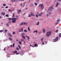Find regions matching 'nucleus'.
<instances>
[{"instance_id": "f257e3e1", "label": "nucleus", "mask_w": 61, "mask_h": 61, "mask_svg": "<svg viewBox=\"0 0 61 61\" xmlns=\"http://www.w3.org/2000/svg\"><path fill=\"white\" fill-rule=\"evenodd\" d=\"M8 19L10 21V20H13L11 22H12L13 23H16V18H8Z\"/></svg>"}, {"instance_id": "f03ea898", "label": "nucleus", "mask_w": 61, "mask_h": 61, "mask_svg": "<svg viewBox=\"0 0 61 61\" xmlns=\"http://www.w3.org/2000/svg\"><path fill=\"white\" fill-rule=\"evenodd\" d=\"M44 8V5L43 4H40L39 5V8L40 9H41L43 10Z\"/></svg>"}, {"instance_id": "7ed1b4c3", "label": "nucleus", "mask_w": 61, "mask_h": 61, "mask_svg": "<svg viewBox=\"0 0 61 61\" xmlns=\"http://www.w3.org/2000/svg\"><path fill=\"white\" fill-rule=\"evenodd\" d=\"M51 31H48L47 32L46 34V36L47 37H48L51 35Z\"/></svg>"}, {"instance_id": "20e7f679", "label": "nucleus", "mask_w": 61, "mask_h": 61, "mask_svg": "<svg viewBox=\"0 0 61 61\" xmlns=\"http://www.w3.org/2000/svg\"><path fill=\"white\" fill-rule=\"evenodd\" d=\"M53 7L52 6H51L48 9V10L49 11H52V10H53Z\"/></svg>"}, {"instance_id": "39448f33", "label": "nucleus", "mask_w": 61, "mask_h": 61, "mask_svg": "<svg viewBox=\"0 0 61 61\" xmlns=\"http://www.w3.org/2000/svg\"><path fill=\"white\" fill-rule=\"evenodd\" d=\"M58 37H56L55 39L54 40V42H57L58 41Z\"/></svg>"}, {"instance_id": "423d86ee", "label": "nucleus", "mask_w": 61, "mask_h": 61, "mask_svg": "<svg viewBox=\"0 0 61 61\" xmlns=\"http://www.w3.org/2000/svg\"><path fill=\"white\" fill-rule=\"evenodd\" d=\"M7 35L9 36H10V37H11L12 36V34H11L10 33H8L7 34Z\"/></svg>"}, {"instance_id": "0eeeda50", "label": "nucleus", "mask_w": 61, "mask_h": 61, "mask_svg": "<svg viewBox=\"0 0 61 61\" xmlns=\"http://www.w3.org/2000/svg\"><path fill=\"white\" fill-rule=\"evenodd\" d=\"M47 13H48L49 15H51V14H52V12L51 11H49L48 10H47Z\"/></svg>"}, {"instance_id": "6e6552de", "label": "nucleus", "mask_w": 61, "mask_h": 61, "mask_svg": "<svg viewBox=\"0 0 61 61\" xmlns=\"http://www.w3.org/2000/svg\"><path fill=\"white\" fill-rule=\"evenodd\" d=\"M24 31L23 30V28H21L19 30V32H23Z\"/></svg>"}, {"instance_id": "1a4fd4ad", "label": "nucleus", "mask_w": 61, "mask_h": 61, "mask_svg": "<svg viewBox=\"0 0 61 61\" xmlns=\"http://www.w3.org/2000/svg\"><path fill=\"white\" fill-rule=\"evenodd\" d=\"M43 12H41L40 13V14H39L38 15L39 16H42V14H43Z\"/></svg>"}, {"instance_id": "9d476101", "label": "nucleus", "mask_w": 61, "mask_h": 61, "mask_svg": "<svg viewBox=\"0 0 61 61\" xmlns=\"http://www.w3.org/2000/svg\"><path fill=\"white\" fill-rule=\"evenodd\" d=\"M59 5V3L58 2H57L56 5V7H57Z\"/></svg>"}, {"instance_id": "9b49d317", "label": "nucleus", "mask_w": 61, "mask_h": 61, "mask_svg": "<svg viewBox=\"0 0 61 61\" xmlns=\"http://www.w3.org/2000/svg\"><path fill=\"white\" fill-rule=\"evenodd\" d=\"M24 54V52L23 51L21 52V53L20 55L21 56H23Z\"/></svg>"}, {"instance_id": "f8f14e48", "label": "nucleus", "mask_w": 61, "mask_h": 61, "mask_svg": "<svg viewBox=\"0 0 61 61\" xmlns=\"http://www.w3.org/2000/svg\"><path fill=\"white\" fill-rule=\"evenodd\" d=\"M21 35L22 36H25V33H22L21 34Z\"/></svg>"}, {"instance_id": "ddd939ff", "label": "nucleus", "mask_w": 61, "mask_h": 61, "mask_svg": "<svg viewBox=\"0 0 61 61\" xmlns=\"http://www.w3.org/2000/svg\"><path fill=\"white\" fill-rule=\"evenodd\" d=\"M5 13L4 12H2L1 13V15H5Z\"/></svg>"}, {"instance_id": "4468645a", "label": "nucleus", "mask_w": 61, "mask_h": 61, "mask_svg": "<svg viewBox=\"0 0 61 61\" xmlns=\"http://www.w3.org/2000/svg\"><path fill=\"white\" fill-rule=\"evenodd\" d=\"M6 56H7L8 57H10V55H9V54H7Z\"/></svg>"}, {"instance_id": "2eb2a0df", "label": "nucleus", "mask_w": 61, "mask_h": 61, "mask_svg": "<svg viewBox=\"0 0 61 61\" xmlns=\"http://www.w3.org/2000/svg\"><path fill=\"white\" fill-rule=\"evenodd\" d=\"M26 37L28 38H27V39L28 40H29L30 39V38L28 36H26Z\"/></svg>"}, {"instance_id": "dca6fc26", "label": "nucleus", "mask_w": 61, "mask_h": 61, "mask_svg": "<svg viewBox=\"0 0 61 61\" xmlns=\"http://www.w3.org/2000/svg\"><path fill=\"white\" fill-rule=\"evenodd\" d=\"M11 23V22L9 21V22L6 24V25H7V26H9V25H9V23Z\"/></svg>"}, {"instance_id": "f3484780", "label": "nucleus", "mask_w": 61, "mask_h": 61, "mask_svg": "<svg viewBox=\"0 0 61 61\" xmlns=\"http://www.w3.org/2000/svg\"><path fill=\"white\" fill-rule=\"evenodd\" d=\"M33 5H34V4L32 3H31L30 6H33Z\"/></svg>"}, {"instance_id": "a211bd4d", "label": "nucleus", "mask_w": 61, "mask_h": 61, "mask_svg": "<svg viewBox=\"0 0 61 61\" xmlns=\"http://www.w3.org/2000/svg\"><path fill=\"white\" fill-rule=\"evenodd\" d=\"M23 23L24 24V25H27V23L26 22H23Z\"/></svg>"}, {"instance_id": "6ab92c4d", "label": "nucleus", "mask_w": 61, "mask_h": 61, "mask_svg": "<svg viewBox=\"0 0 61 61\" xmlns=\"http://www.w3.org/2000/svg\"><path fill=\"white\" fill-rule=\"evenodd\" d=\"M34 46L35 47H36V46H38V45H37V44H35L34 45Z\"/></svg>"}, {"instance_id": "aec40b11", "label": "nucleus", "mask_w": 61, "mask_h": 61, "mask_svg": "<svg viewBox=\"0 0 61 61\" xmlns=\"http://www.w3.org/2000/svg\"><path fill=\"white\" fill-rule=\"evenodd\" d=\"M44 39V38H42L41 39V41L42 42H43V39Z\"/></svg>"}, {"instance_id": "412c9836", "label": "nucleus", "mask_w": 61, "mask_h": 61, "mask_svg": "<svg viewBox=\"0 0 61 61\" xmlns=\"http://www.w3.org/2000/svg\"><path fill=\"white\" fill-rule=\"evenodd\" d=\"M31 16H35V15L33 13L31 14Z\"/></svg>"}, {"instance_id": "4be33fe9", "label": "nucleus", "mask_w": 61, "mask_h": 61, "mask_svg": "<svg viewBox=\"0 0 61 61\" xmlns=\"http://www.w3.org/2000/svg\"><path fill=\"white\" fill-rule=\"evenodd\" d=\"M22 37L23 38V39H25V36H22Z\"/></svg>"}, {"instance_id": "5701e85b", "label": "nucleus", "mask_w": 61, "mask_h": 61, "mask_svg": "<svg viewBox=\"0 0 61 61\" xmlns=\"http://www.w3.org/2000/svg\"><path fill=\"white\" fill-rule=\"evenodd\" d=\"M43 33H45L46 32V30H45V29H43Z\"/></svg>"}, {"instance_id": "b1692460", "label": "nucleus", "mask_w": 61, "mask_h": 61, "mask_svg": "<svg viewBox=\"0 0 61 61\" xmlns=\"http://www.w3.org/2000/svg\"><path fill=\"white\" fill-rule=\"evenodd\" d=\"M20 41L22 42H23V41H24V39H20Z\"/></svg>"}, {"instance_id": "393cba45", "label": "nucleus", "mask_w": 61, "mask_h": 61, "mask_svg": "<svg viewBox=\"0 0 61 61\" xmlns=\"http://www.w3.org/2000/svg\"><path fill=\"white\" fill-rule=\"evenodd\" d=\"M13 53H17V51H13Z\"/></svg>"}, {"instance_id": "a878e982", "label": "nucleus", "mask_w": 61, "mask_h": 61, "mask_svg": "<svg viewBox=\"0 0 61 61\" xmlns=\"http://www.w3.org/2000/svg\"><path fill=\"white\" fill-rule=\"evenodd\" d=\"M20 25H24V22L21 23L20 24Z\"/></svg>"}, {"instance_id": "bb28decb", "label": "nucleus", "mask_w": 61, "mask_h": 61, "mask_svg": "<svg viewBox=\"0 0 61 61\" xmlns=\"http://www.w3.org/2000/svg\"><path fill=\"white\" fill-rule=\"evenodd\" d=\"M9 40H11V41H12V40H13L12 38H10V37H9Z\"/></svg>"}, {"instance_id": "cd10ccee", "label": "nucleus", "mask_w": 61, "mask_h": 61, "mask_svg": "<svg viewBox=\"0 0 61 61\" xmlns=\"http://www.w3.org/2000/svg\"><path fill=\"white\" fill-rule=\"evenodd\" d=\"M36 25H39V22H37V23H36Z\"/></svg>"}, {"instance_id": "c85d7f7f", "label": "nucleus", "mask_w": 61, "mask_h": 61, "mask_svg": "<svg viewBox=\"0 0 61 61\" xmlns=\"http://www.w3.org/2000/svg\"><path fill=\"white\" fill-rule=\"evenodd\" d=\"M13 16H12V17H15V14H13Z\"/></svg>"}, {"instance_id": "c756f323", "label": "nucleus", "mask_w": 61, "mask_h": 61, "mask_svg": "<svg viewBox=\"0 0 61 61\" xmlns=\"http://www.w3.org/2000/svg\"><path fill=\"white\" fill-rule=\"evenodd\" d=\"M35 5V6H37V3H35L34 4Z\"/></svg>"}, {"instance_id": "7c9ffc66", "label": "nucleus", "mask_w": 61, "mask_h": 61, "mask_svg": "<svg viewBox=\"0 0 61 61\" xmlns=\"http://www.w3.org/2000/svg\"><path fill=\"white\" fill-rule=\"evenodd\" d=\"M24 32H27V31L26 30H24Z\"/></svg>"}, {"instance_id": "2f4dec72", "label": "nucleus", "mask_w": 61, "mask_h": 61, "mask_svg": "<svg viewBox=\"0 0 61 61\" xmlns=\"http://www.w3.org/2000/svg\"><path fill=\"white\" fill-rule=\"evenodd\" d=\"M19 42L20 45H21V44H22V42L21 41H19Z\"/></svg>"}, {"instance_id": "473e14b6", "label": "nucleus", "mask_w": 61, "mask_h": 61, "mask_svg": "<svg viewBox=\"0 0 61 61\" xmlns=\"http://www.w3.org/2000/svg\"><path fill=\"white\" fill-rule=\"evenodd\" d=\"M2 32H3V30H0V32L2 33Z\"/></svg>"}, {"instance_id": "72a5a7b5", "label": "nucleus", "mask_w": 61, "mask_h": 61, "mask_svg": "<svg viewBox=\"0 0 61 61\" xmlns=\"http://www.w3.org/2000/svg\"><path fill=\"white\" fill-rule=\"evenodd\" d=\"M28 31H30V28H29V27H28Z\"/></svg>"}, {"instance_id": "f704fd0d", "label": "nucleus", "mask_w": 61, "mask_h": 61, "mask_svg": "<svg viewBox=\"0 0 61 61\" xmlns=\"http://www.w3.org/2000/svg\"><path fill=\"white\" fill-rule=\"evenodd\" d=\"M24 5L23 6L22 5H23V4H21V6H22V7H23V6H24L25 5V3H24Z\"/></svg>"}, {"instance_id": "c9c22d12", "label": "nucleus", "mask_w": 61, "mask_h": 61, "mask_svg": "<svg viewBox=\"0 0 61 61\" xmlns=\"http://www.w3.org/2000/svg\"><path fill=\"white\" fill-rule=\"evenodd\" d=\"M12 33L13 35H15V32H12Z\"/></svg>"}, {"instance_id": "e433bc0d", "label": "nucleus", "mask_w": 61, "mask_h": 61, "mask_svg": "<svg viewBox=\"0 0 61 61\" xmlns=\"http://www.w3.org/2000/svg\"><path fill=\"white\" fill-rule=\"evenodd\" d=\"M3 5L4 6H6V5L5 4H3Z\"/></svg>"}, {"instance_id": "4c0bfd02", "label": "nucleus", "mask_w": 61, "mask_h": 61, "mask_svg": "<svg viewBox=\"0 0 61 61\" xmlns=\"http://www.w3.org/2000/svg\"><path fill=\"white\" fill-rule=\"evenodd\" d=\"M28 17H31V15L30 14H29Z\"/></svg>"}, {"instance_id": "58836bf2", "label": "nucleus", "mask_w": 61, "mask_h": 61, "mask_svg": "<svg viewBox=\"0 0 61 61\" xmlns=\"http://www.w3.org/2000/svg\"><path fill=\"white\" fill-rule=\"evenodd\" d=\"M16 48L17 50H19V49L18 48Z\"/></svg>"}, {"instance_id": "ea45409f", "label": "nucleus", "mask_w": 61, "mask_h": 61, "mask_svg": "<svg viewBox=\"0 0 61 61\" xmlns=\"http://www.w3.org/2000/svg\"><path fill=\"white\" fill-rule=\"evenodd\" d=\"M5 16H6L7 17L8 16H9V15L8 14H6L5 15Z\"/></svg>"}, {"instance_id": "a19ab883", "label": "nucleus", "mask_w": 61, "mask_h": 61, "mask_svg": "<svg viewBox=\"0 0 61 61\" xmlns=\"http://www.w3.org/2000/svg\"><path fill=\"white\" fill-rule=\"evenodd\" d=\"M36 17H38V15H36Z\"/></svg>"}, {"instance_id": "79ce46f5", "label": "nucleus", "mask_w": 61, "mask_h": 61, "mask_svg": "<svg viewBox=\"0 0 61 61\" xmlns=\"http://www.w3.org/2000/svg\"><path fill=\"white\" fill-rule=\"evenodd\" d=\"M18 1H24V0H18Z\"/></svg>"}, {"instance_id": "37998d69", "label": "nucleus", "mask_w": 61, "mask_h": 61, "mask_svg": "<svg viewBox=\"0 0 61 61\" xmlns=\"http://www.w3.org/2000/svg\"><path fill=\"white\" fill-rule=\"evenodd\" d=\"M59 12H60V13H61V9H60L59 10Z\"/></svg>"}, {"instance_id": "c03bdc74", "label": "nucleus", "mask_w": 61, "mask_h": 61, "mask_svg": "<svg viewBox=\"0 0 61 61\" xmlns=\"http://www.w3.org/2000/svg\"><path fill=\"white\" fill-rule=\"evenodd\" d=\"M7 30H5V33H6V32H7Z\"/></svg>"}, {"instance_id": "a18cd8bd", "label": "nucleus", "mask_w": 61, "mask_h": 61, "mask_svg": "<svg viewBox=\"0 0 61 61\" xmlns=\"http://www.w3.org/2000/svg\"><path fill=\"white\" fill-rule=\"evenodd\" d=\"M46 15L47 16H49V14H47Z\"/></svg>"}, {"instance_id": "49530a36", "label": "nucleus", "mask_w": 61, "mask_h": 61, "mask_svg": "<svg viewBox=\"0 0 61 61\" xmlns=\"http://www.w3.org/2000/svg\"><path fill=\"white\" fill-rule=\"evenodd\" d=\"M12 1L13 2H14L15 1V0H12Z\"/></svg>"}, {"instance_id": "de8ad7c7", "label": "nucleus", "mask_w": 61, "mask_h": 61, "mask_svg": "<svg viewBox=\"0 0 61 61\" xmlns=\"http://www.w3.org/2000/svg\"><path fill=\"white\" fill-rule=\"evenodd\" d=\"M35 32H36V33H37V30H35Z\"/></svg>"}, {"instance_id": "09e8293b", "label": "nucleus", "mask_w": 61, "mask_h": 61, "mask_svg": "<svg viewBox=\"0 0 61 61\" xmlns=\"http://www.w3.org/2000/svg\"><path fill=\"white\" fill-rule=\"evenodd\" d=\"M45 44H47V42L46 41H45Z\"/></svg>"}, {"instance_id": "8fccbe9b", "label": "nucleus", "mask_w": 61, "mask_h": 61, "mask_svg": "<svg viewBox=\"0 0 61 61\" xmlns=\"http://www.w3.org/2000/svg\"><path fill=\"white\" fill-rule=\"evenodd\" d=\"M18 46L19 47V49H21V47H20L19 46Z\"/></svg>"}, {"instance_id": "3c124183", "label": "nucleus", "mask_w": 61, "mask_h": 61, "mask_svg": "<svg viewBox=\"0 0 61 61\" xmlns=\"http://www.w3.org/2000/svg\"><path fill=\"white\" fill-rule=\"evenodd\" d=\"M58 30H56V33H57V32H58Z\"/></svg>"}, {"instance_id": "603ef678", "label": "nucleus", "mask_w": 61, "mask_h": 61, "mask_svg": "<svg viewBox=\"0 0 61 61\" xmlns=\"http://www.w3.org/2000/svg\"><path fill=\"white\" fill-rule=\"evenodd\" d=\"M13 47H15V43H14L13 44Z\"/></svg>"}, {"instance_id": "864d4df0", "label": "nucleus", "mask_w": 61, "mask_h": 61, "mask_svg": "<svg viewBox=\"0 0 61 61\" xmlns=\"http://www.w3.org/2000/svg\"><path fill=\"white\" fill-rule=\"evenodd\" d=\"M10 47H13V45H12L10 46Z\"/></svg>"}, {"instance_id": "5fc2aeb1", "label": "nucleus", "mask_w": 61, "mask_h": 61, "mask_svg": "<svg viewBox=\"0 0 61 61\" xmlns=\"http://www.w3.org/2000/svg\"><path fill=\"white\" fill-rule=\"evenodd\" d=\"M58 24V22H56L55 23V25H57V24Z\"/></svg>"}, {"instance_id": "6e6d98bb", "label": "nucleus", "mask_w": 61, "mask_h": 61, "mask_svg": "<svg viewBox=\"0 0 61 61\" xmlns=\"http://www.w3.org/2000/svg\"><path fill=\"white\" fill-rule=\"evenodd\" d=\"M60 21V20H57V22H59V21Z\"/></svg>"}, {"instance_id": "4d7b16f0", "label": "nucleus", "mask_w": 61, "mask_h": 61, "mask_svg": "<svg viewBox=\"0 0 61 61\" xmlns=\"http://www.w3.org/2000/svg\"><path fill=\"white\" fill-rule=\"evenodd\" d=\"M9 12H11V10L9 9Z\"/></svg>"}, {"instance_id": "13d9d810", "label": "nucleus", "mask_w": 61, "mask_h": 61, "mask_svg": "<svg viewBox=\"0 0 61 61\" xmlns=\"http://www.w3.org/2000/svg\"><path fill=\"white\" fill-rule=\"evenodd\" d=\"M5 8H8V6H6Z\"/></svg>"}, {"instance_id": "bf43d9fd", "label": "nucleus", "mask_w": 61, "mask_h": 61, "mask_svg": "<svg viewBox=\"0 0 61 61\" xmlns=\"http://www.w3.org/2000/svg\"><path fill=\"white\" fill-rule=\"evenodd\" d=\"M59 36H60V37H61V34H59Z\"/></svg>"}, {"instance_id": "052dcab7", "label": "nucleus", "mask_w": 61, "mask_h": 61, "mask_svg": "<svg viewBox=\"0 0 61 61\" xmlns=\"http://www.w3.org/2000/svg\"><path fill=\"white\" fill-rule=\"evenodd\" d=\"M4 8V7L3 6H2L1 7V9H2V8Z\"/></svg>"}, {"instance_id": "680f3d73", "label": "nucleus", "mask_w": 61, "mask_h": 61, "mask_svg": "<svg viewBox=\"0 0 61 61\" xmlns=\"http://www.w3.org/2000/svg\"><path fill=\"white\" fill-rule=\"evenodd\" d=\"M16 42H17V41H18V40H16Z\"/></svg>"}, {"instance_id": "e2e57ef3", "label": "nucleus", "mask_w": 61, "mask_h": 61, "mask_svg": "<svg viewBox=\"0 0 61 61\" xmlns=\"http://www.w3.org/2000/svg\"><path fill=\"white\" fill-rule=\"evenodd\" d=\"M4 50L5 51V48H4Z\"/></svg>"}, {"instance_id": "0e129e2a", "label": "nucleus", "mask_w": 61, "mask_h": 61, "mask_svg": "<svg viewBox=\"0 0 61 61\" xmlns=\"http://www.w3.org/2000/svg\"><path fill=\"white\" fill-rule=\"evenodd\" d=\"M18 54H19V53H16V55H18Z\"/></svg>"}, {"instance_id": "69168bd1", "label": "nucleus", "mask_w": 61, "mask_h": 61, "mask_svg": "<svg viewBox=\"0 0 61 61\" xmlns=\"http://www.w3.org/2000/svg\"><path fill=\"white\" fill-rule=\"evenodd\" d=\"M9 47H9V46H8V47H7V49H8V48H9Z\"/></svg>"}, {"instance_id": "338daca9", "label": "nucleus", "mask_w": 61, "mask_h": 61, "mask_svg": "<svg viewBox=\"0 0 61 61\" xmlns=\"http://www.w3.org/2000/svg\"><path fill=\"white\" fill-rule=\"evenodd\" d=\"M41 32H39V34H41Z\"/></svg>"}, {"instance_id": "774afa93", "label": "nucleus", "mask_w": 61, "mask_h": 61, "mask_svg": "<svg viewBox=\"0 0 61 61\" xmlns=\"http://www.w3.org/2000/svg\"><path fill=\"white\" fill-rule=\"evenodd\" d=\"M58 1H61V0H58Z\"/></svg>"}]
</instances>
